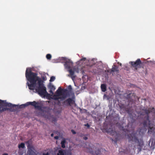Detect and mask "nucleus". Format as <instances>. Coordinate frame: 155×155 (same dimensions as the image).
I'll return each instance as SVG.
<instances>
[{
	"label": "nucleus",
	"mask_w": 155,
	"mask_h": 155,
	"mask_svg": "<svg viewBox=\"0 0 155 155\" xmlns=\"http://www.w3.org/2000/svg\"><path fill=\"white\" fill-rule=\"evenodd\" d=\"M57 90L59 91H63V93L62 94V98L61 101L64 100L66 98L69 96L70 92L67 89H62L61 87H59Z\"/></svg>",
	"instance_id": "nucleus-9"
},
{
	"label": "nucleus",
	"mask_w": 155,
	"mask_h": 155,
	"mask_svg": "<svg viewBox=\"0 0 155 155\" xmlns=\"http://www.w3.org/2000/svg\"><path fill=\"white\" fill-rule=\"evenodd\" d=\"M148 135L152 134L154 135L155 134V126H153L152 127L150 126L148 128Z\"/></svg>",
	"instance_id": "nucleus-13"
},
{
	"label": "nucleus",
	"mask_w": 155,
	"mask_h": 155,
	"mask_svg": "<svg viewBox=\"0 0 155 155\" xmlns=\"http://www.w3.org/2000/svg\"><path fill=\"white\" fill-rule=\"evenodd\" d=\"M87 61V60L86 58H82L80 60V61Z\"/></svg>",
	"instance_id": "nucleus-27"
},
{
	"label": "nucleus",
	"mask_w": 155,
	"mask_h": 155,
	"mask_svg": "<svg viewBox=\"0 0 155 155\" xmlns=\"http://www.w3.org/2000/svg\"><path fill=\"white\" fill-rule=\"evenodd\" d=\"M25 147V143H21L18 145V148L19 149L21 148H24Z\"/></svg>",
	"instance_id": "nucleus-19"
},
{
	"label": "nucleus",
	"mask_w": 155,
	"mask_h": 155,
	"mask_svg": "<svg viewBox=\"0 0 155 155\" xmlns=\"http://www.w3.org/2000/svg\"><path fill=\"white\" fill-rule=\"evenodd\" d=\"M106 130V132L110 135L114 136V134H115L116 136L115 137L116 140L115 142L116 143V141L119 139V138H118L119 134L117 135L116 132H115V131L113 129L112 127L110 128H107Z\"/></svg>",
	"instance_id": "nucleus-10"
},
{
	"label": "nucleus",
	"mask_w": 155,
	"mask_h": 155,
	"mask_svg": "<svg viewBox=\"0 0 155 155\" xmlns=\"http://www.w3.org/2000/svg\"><path fill=\"white\" fill-rule=\"evenodd\" d=\"M50 91H49V92L51 93V94H52L53 95L54 94V93L53 92V91H54L53 90H51V89H50Z\"/></svg>",
	"instance_id": "nucleus-32"
},
{
	"label": "nucleus",
	"mask_w": 155,
	"mask_h": 155,
	"mask_svg": "<svg viewBox=\"0 0 155 155\" xmlns=\"http://www.w3.org/2000/svg\"><path fill=\"white\" fill-rule=\"evenodd\" d=\"M51 137H53L54 136V134L53 133H52L51 134Z\"/></svg>",
	"instance_id": "nucleus-40"
},
{
	"label": "nucleus",
	"mask_w": 155,
	"mask_h": 155,
	"mask_svg": "<svg viewBox=\"0 0 155 155\" xmlns=\"http://www.w3.org/2000/svg\"><path fill=\"white\" fill-rule=\"evenodd\" d=\"M146 122H144V123H143V125H144V126H145L146 125Z\"/></svg>",
	"instance_id": "nucleus-38"
},
{
	"label": "nucleus",
	"mask_w": 155,
	"mask_h": 155,
	"mask_svg": "<svg viewBox=\"0 0 155 155\" xmlns=\"http://www.w3.org/2000/svg\"><path fill=\"white\" fill-rule=\"evenodd\" d=\"M51 57V55L49 54H47L46 55V58L48 60H50Z\"/></svg>",
	"instance_id": "nucleus-24"
},
{
	"label": "nucleus",
	"mask_w": 155,
	"mask_h": 155,
	"mask_svg": "<svg viewBox=\"0 0 155 155\" xmlns=\"http://www.w3.org/2000/svg\"><path fill=\"white\" fill-rule=\"evenodd\" d=\"M39 74L41 75V78L39 77V95L42 97L45 98L46 97L47 98L49 99L50 95L47 92L46 88L44 84V81L47 80L45 74H48L39 72Z\"/></svg>",
	"instance_id": "nucleus-3"
},
{
	"label": "nucleus",
	"mask_w": 155,
	"mask_h": 155,
	"mask_svg": "<svg viewBox=\"0 0 155 155\" xmlns=\"http://www.w3.org/2000/svg\"><path fill=\"white\" fill-rule=\"evenodd\" d=\"M62 98V97H60L59 96H58L57 95H54L52 96V99H54L55 100H58L59 99H61H61Z\"/></svg>",
	"instance_id": "nucleus-17"
},
{
	"label": "nucleus",
	"mask_w": 155,
	"mask_h": 155,
	"mask_svg": "<svg viewBox=\"0 0 155 155\" xmlns=\"http://www.w3.org/2000/svg\"><path fill=\"white\" fill-rule=\"evenodd\" d=\"M155 143L153 142V139L151 138L149 141L148 145L152 150H153L155 148Z\"/></svg>",
	"instance_id": "nucleus-15"
},
{
	"label": "nucleus",
	"mask_w": 155,
	"mask_h": 155,
	"mask_svg": "<svg viewBox=\"0 0 155 155\" xmlns=\"http://www.w3.org/2000/svg\"><path fill=\"white\" fill-rule=\"evenodd\" d=\"M92 61H94V63H95V62H96L97 61V60L96 59H95V58H94V59H93L92 60H91Z\"/></svg>",
	"instance_id": "nucleus-33"
},
{
	"label": "nucleus",
	"mask_w": 155,
	"mask_h": 155,
	"mask_svg": "<svg viewBox=\"0 0 155 155\" xmlns=\"http://www.w3.org/2000/svg\"><path fill=\"white\" fill-rule=\"evenodd\" d=\"M84 126H85L87 127V128H89L90 127V125H89V124L88 123H87L86 124H84Z\"/></svg>",
	"instance_id": "nucleus-29"
},
{
	"label": "nucleus",
	"mask_w": 155,
	"mask_h": 155,
	"mask_svg": "<svg viewBox=\"0 0 155 155\" xmlns=\"http://www.w3.org/2000/svg\"><path fill=\"white\" fill-rule=\"evenodd\" d=\"M120 107L121 110L127 112L129 114V118L128 119V127L129 128L132 127L133 124L135 122L137 118V116L133 113V110L131 109L128 108V106L122 105Z\"/></svg>",
	"instance_id": "nucleus-5"
},
{
	"label": "nucleus",
	"mask_w": 155,
	"mask_h": 155,
	"mask_svg": "<svg viewBox=\"0 0 155 155\" xmlns=\"http://www.w3.org/2000/svg\"><path fill=\"white\" fill-rule=\"evenodd\" d=\"M83 139L85 140H86L88 138L87 137H83Z\"/></svg>",
	"instance_id": "nucleus-36"
},
{
	"label": "nucleus",
	"mask_w": 155,
	"mask_h": 155,
	"mask_svg": "<svg viewBox=\"0 0 155 155\" xmlns=\"http://www.w3.org/2000/svg\"><path fill=\"white\" fill-rule=\"evenodd\" d=\"M48 88L54 91L55 89V87L53 85L50 84L48 86Z\"/></svg>",
	"instance_id": "nucleus-21"
},
{
	"label": "nucleus",
	"mask_w": 155,
	"mask_h": 155,
	"mask_svg": "<svg viewBox=\"0 0 155 155\" xmlns=\"http://www.w3.org/2000/svg\"><path fill=\"white\" fill-rule=\"evenodd\" d=\"M59 60L60 62L64 63V66L65 68L68 70V71L70 73L68 76L70 77L72 80L74 81L76 75L74 74V71L71 69L73 66V62L70 60L66 58L63 57L60 58Z\"/></svg>",
	"instance_id": "nucleus-4"
},
{
	"label": "nucleus",
	"mask_w": 155,
	"mask_h": 155,
	"mask_svg": "<svg viewBox=\"0 0 155 155\" xmlns=\"http://www.w3.org/2000/svg\"><path fill=\"white\" fill-rule=\"evenodd\" d=\"M16 107H18L20 109L24 108L27 106L29 105H31L33 106H34L35 109L36 110H39V101L36 102L35 101H33V102H28L25 104H22L19 106L17 105ZM12 108V107H10Z\"/></svg>",
	"instance_id": "nucleus-7"
},
{
	"label": "nucleus",
	"mask_w": 155,
	"mask_h": 155,
	"mask_svg": "<svg viewBox=\"0 0 155 155\" xmlns=\"http://www.w3.org/2000/svg\"><path fill=\"white\" fill-rule=\"evenodd\" d=\"M43 155H49V153L48 152H47L46 153L44 152L43 153Z\"/></svg>",
	"instance_id": "nucleus-28"
},
{
	"label": "nucleus",
	"mask_w": 155,
	"mask_h": 155,
	"mask_svg": "<svg viewBox=\"0 0 155 155\" xmlns=\"http://www.w3.org/2000/svg\"><path fill=\"white\" fill-rule=\"evenodd\" d=\"M129 63L134 67H136L141 63L140 59H138L135 62L130 61Z\"/></svg>",
	"instance_id": "nucleus-14"
},
{
	"label": "nucleus",
	"mask_w": 155,
	"mask_h": 155,
	"mask_svg": "<svg viewBox=\"0 0 155 155\" xmlns=\"http://www.w3.org/2000/svg\"><path fill=\"white\" fill-rule=\"evenodd\" d=\"M120 66H121V64L120 63Z\"/></svg>",
	"instance_id": "nucleus-42"
},
{
	"label": "nucleus",
	"mask_w": 155,
	"mask_h": 155,
	"mask_svg": "<svg viewBox=\"0 0 155 155\" xmlns=\"http://www.w3.org/2000/svg\"><path fill=\"white\" fill-rule=\"evenodd\" d=\"M66 143V140L65 139H64L61 142V147L63 148H64L65 147V143Z\"/></svg>",
	"instance_id": "nucleus-20"
},
{
	"label": "nucleus",
	"mask_w": 155,
	"mask_h": 155,
	"mask_svg": "<svg viewBox=\"0 0 155 155\" xmlns=\"http://www.w3.org/2000/svg\"><path fill=\"white\" fill-rule=\"evenodd\" d=\"M75 98V96L74 94H73L72 98H69L64 102V104L66 105H70L71 104H73L74 101V100Z\"/></svg>",
	"instance_id": "nucleus-11"
},
{
	"label": "nucleus",
	"mask_w": 155,
	"mask_h": 155,
	"mask_svg": "<svg viewBox=\"0 0 155 155\" xmlns=\"http://www.w3.org/2000/svg\"><path fill=\"white\" fill-rule=\"evenodd\" d=\"M58 138H59V137L58 136H56L54 137V139L56 140L58 139Z\"/></svg>",
	"instance_id": "nucleus-34"
},
{
	"label": "nucleus",
	"mask_w": 155,
	"mask_h": 155,
	"mask_svg": "<svg viewBox=\"0 0 155 155\" xmlns=\"http://www.w3.org/2000/svg\"><path fill=\"white\" fill-rule=\"evenodd\" d=\"M155 64V61H153L151 63V64L152 65H153V64Z\"/></svg>",
	"instance_id": "nucleus-35"
},
{
	"label": "nucleus",
	"mask_w": 155,
	"mask_h": 155,
	"mask_svg": "<svg viewBox=\"0 0 155 155\" xmlns=\"http://www.w3.org/2000/svg\"><path fill=\"white\" fill-rule=\"evenodd\" d=\"M73 71L74 72H76L77 73H78L79 72V69L78 68V67H76L74 68L73 69Z\"/></svg>",
	"instance_id": "nucleus-22"
},
{
	"label": "nucleus",
	"mask_w": 155,
	"mask_h": 155,
	"mask_svg": "<svg viewBox=\"0 0 155 155\" xmlns=\"http://www.w3.org/2000/svg\"><path fill=\"white\" fill-rule=\"evenodd\" d=\"M118 71L117 69V68L115 65H114L113 66L112 68L110 70V73H112V74H113V73L114 72L117 71Z\"/></svg>",
	"instance_id": "nucleus-16"
},
{
	"label": "nucleus",
	"mask_w": 155,
	"mask_h": 155,
	"mask_svg": "<svg viewBox=\"0 0 155 155\" xmlns=\"http://www.w3.org/2000/svg\"><path fill=\"white\" fill-rule=\"evenodd\" d=\"M55 93L56 94V95L60 96L61 94L62 93V92H61V91H59L57 90L56 91Z\"/></svg>",
	"instance_id": "nucleus-25"
},
{
	"label": "nucleus",
	"mask_w": 155,
	"mask_h": 155,
	"mask_svg": "<svg viewBox=\"0 0 155 155\" xmlns=\"http://www.w3.org/2000/svg\"><path fill=\"white\" fill-rule=\"evenodd\" d=\"M152 61H147L146 62L147 63H150L151 64V63L152 62Z\"/></svg>",
	"instance_id": "nucleus-37"
},
{
	"label": "nucleus",
	"mask_w": 155,
	"mask_h": 155,
	"mask_svg": "<svg viewBox=\"0 0 155 155\" xmlns=\"http://www.w3.org/2000/svg\"><path fill=\"white\" fill-rule=\"evenodd\" d=\"M2 155H8V154L6 153H4Z\"/></svg>",
	"instance_id": "nucleus-39"
},
{
	"label": "nucleus",
	"mask_w": 155,
	"mask_h": 155,
	"mask_svg": "<svg viewBox=\"0 0 155 155\" xmlns=\"http://www.w3.org/2000/svg\"><path fill=\"white\" fill-rule=\"evenodd\" d=\"M17 106L16 104H12L11 103L6 102V100H0V112H2L7 110H10L9 108L4 107L3 106L15 107Z\"/></svg>",
	"instance_id": "nucleus-6"
},
{
	"label": "nucleus",
	"mask_w": 155,
	"mask_h": 155,
	"mask_svg": "<svg viewBox=\"0 0 155 155\" xmlns=\"http://www.w3.org/2000/svg\"><path fill=\"white\" fill-rule=\"evenodd\" d=\"M128 139L129 142L128 148L130 151L136 148V145L139 151L141 150L143 145V141L141 139H138L136 137V134L132 133L130 135H128Z\"/></svg>",
	"instance_id": "nucleus-2"
},
{
	"label": "nucleus",
	"mask_w": 155,
	"mask_h": 155,
	"mask_svg": "<svg viewBox=\"0 0 155 155\" xmlns=\"http://www.w3.org/2000/svg\"><path fill=\"white\" fill-rule=\"evenodd\" d=\"M143 110L144 111L145 113L147 115L146 119L147 120V121H148L149 123L150 120H149V114L151 112H152L153 113H154L155 109L153 107L151 109H145Z\"/></svg>",
	"instance_id": "nucleus-12"
},
{
	"label": "nucleus",
	"mask_w": 155,
	"mask_h": 155,
	"mask_svg": "<svg viewBox=\"0 0 155 155\" xmlns=\"http://www.w3.org/2000/svg\"><path fill=\"white\" fill-rule=\"evenodd\" d=\"M27 144V155H37L38 153L32 144H30L28 142Z\"/></svg>",
	"instance_id": "nucleus-8"
},
{
	"label": "nucleus",
	"mask_w": 155,
	"mask_h": 155,
	"mask_svg": "<svg viewBox=\"0 0 155 155\" xmlns=\"http://www.w3.org/2000/svg\"><path fill=\"white\" fill-rule=\"evenodd\" d=\"M68 89L70 90H71L72 89V87H71V85H69L68 86Z\"/></svg>",
	"instance_id": "nucleus-30"
},
{
	"label": "nucleus",
	"mask_w": 155,
	"mask_h": 155,
	"mask_svg": "<svg viewBox=\"0 0 155 155\" xmlns=\"http://www.w3.org/2000/svg\"><path fill=\"white\" fill-rule=\"evenodd\" d=\"M38 74L37 72L33 71L32 68H26L25 74L27 81L26 84L29 90L39 94V77Z\"/></svg>",
	"instance_id": "nucleus-1"
},
{
	"label": "nucleus",
	"mask_w": 155,
	"mask_h": 155,
	"mask_svg": "<svg viewBox=\"0 0 155 155\" xmlns=\"http://www.w3.org/2000/svg\"><path fill=\"white\" fill-rule=\"evenodd\" d=\"M55 79V78L54 76H51V78L50 80V82H53L54 81V80Z\"/></svg>",
	"instance_id": "nucleus-26"
},
{
	"label": "nucleus",
	"mask_w": 155,
	"mask_h": 155,
	"mask_svg": "<svg viewBox=\"0 0 155 155\" xmlns=\"http://www.w3.org/2000/svg\"><path fill=\"white\" fill-rule=\"evenodd\" d=\"M39 110H40L41 109V107L40 106H39Z\"/></svg>",
	"instance_id": "nucleus-41"
},
{
	"label": "nucleus",
	"mask_w": 155,
	"mask_h": 155,
	"mask_svg": "<svg viewBox=\"0 0 155 155\" xmlns=\"http://www.w3.org/2000/svg\"><path fill=\"white\" fill-rule=\"evenodd\" d=\"M65 152L63 150H60L58 151L57 155H64Z\"/></svg>",
	"instance_id": "nucleus-23"
},
{
	"label": "nucleus",
	"mask_w": 155,
	"mask_h": 155,
	"mask_svg": "<svg viewBox=\"0 0 155 155\" xmlns=\"http://www.w3.org/2000/svg\"><path fill=\"white\" fill-rule=\"evenodd\" d=\"M71 132L73 134H76V132L73 130H71Z\"/></svg>",
	"instance_id": "nucleus-31"
},
{
	"label": "nucleus",
	"mask_w": 155,
	"mask_h": 155,
	"mask_svg": "<svg viewBox=\"0 0 155 155\" xmlns=\"http://www.w3.org/2000/svg\"><path fill=\"white\" fill-rule=\"evenodd\" d=\"M101 90L103 92H104L106 91V86L105 84H102L101 85Z\"/></svg>",
	"instance_id": "nucleus-18"
}]
</instances>
